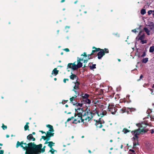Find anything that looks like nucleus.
<instances>
[{"instance_id":"obj_1","label":"nucleus","mask_w":154,"mask_h":154,"mask_svg":"<svg viewBox=\"0 0 154 154\" xmlns=\"http://www.w3.org/2000/svg\"><path fill=\"white\" fill-rule=\"evenodd\" d=\"M20 146L23 149L26 150L25 154H38V153L35 149V147L34 142H30L26 143H24L23 141L20 142L17 141L16 147L17 148Z\"/></svg>"},{"instance_id":"obj_2","label":"nucleus","mask_w":154,"mask_h":154,"mask_svg":"<svg viewBox=\"0 0 154 154\" xmlns=\"http://www.w3.org/2000/svg\"><path fill=\"white\" fill-rule=\"evenodd\" d=\"M147 125L145 124H140L139 125V128L135 130L134 131H132L131 133L135 136V138H137L138 135H139L140 134H143L146 133L149 131V129L146 128Z\"/></svg>"},{"instance_id":"obj_3","label":"nucleus","mask_w":154,"mask_h":154,"mask_svg":"<svg viewBox=\"0 0 154 154\" xmlns=\"http://www.w3.org/2000/svg\"><path fill=\"white\" fill-rule=\"evenodd\" d=\"M35 150L37 151V152H38V154H39L41 153H43L45 151V149L44 148H42V144H40L38 145H37L35 143Z\"/></svg>"},{"instance_id":"obj_4","label":"nucleus","mask_w":154,"mask_h":154,"mask_svg":"<svg viewBox=\"0 0 154 154\" xmlns=\"http://www.w3.org/2000/svg\"><path fill=\"white\" fill-rule=\"evenodd\" d=\"M108 111L113 115L115 114L117 110V109L115 108L113 105H109L108 107Z\"/></svg>"},{"instance_id":"obj_5","label":"nucleus","mask_w":154,"mask_h":154,"mask_svg":"<svg viewBox=\"0 0 154 154\" xmlns=\"http://www.w3.org/2000/svg\"><path fill=\"white\" fill-rule=\"evenodd\" d=\"M92 49H94L92 50V52L90 54H89L88 55V60H90L91 59H92V58L89 57V56L93 55L94 54V53L99 51L100 50V48H96L94 46H93L92 47Z\"/></svg>"},{"instance_id":"obj_6","label":"nucleus","mask_w":154,"mask_h":154,"mask_svg":"<svg viewBox=\"0 0 154 154\" xmlns=\"http://www.w3.org/2000/svg\"><path fill=\"white\" fill-rule=\"evenodd\" d=\"M76 62H75L73 63H69L67 65V69L69 68L72 69L73 70H75L78 69V68L76 66L75 63Z\"/></svg>"},{"instance_id":"obj_7","label":"nucleus","mask_w":154,"mask_h":154,"mask_svg":"<svg viewBox=\"0 0 154 154\" xmlns=\"http://www.w3.org/2000/svg\"><path fill=\"white\" fill-rule=\"evenodd\" d=\"M83 108H77V109H75V111H76L77 110H81V111H82V116H88L89 115V111H88V108H87L86 110L84 111L83 110Z\"/></svg>"},{"instance_id":"obj_8","label":"nucleus","mask_w":154,"mask_h":154,"mask_svg":"<svg viewBox=\"0 0 154 154\" xmlns=\"http://www.w3.org/2000/svg\"><path fill=\"white\" fill-rule=\"evenodd\" d=\"M82 113L81 112L78 113L77 114L75 113L74 115V117H75V119H77V120H79L80 122H83V120L82 119Z\"/></svg>"},{"instance_id":"obj_9","label":"nucleus","mask_w":154,"mask_h":154,"mask_svg":"<svg viewBox=\"0 0 154 154\" xmlns=\"http://www.w3.org/2000/svg\"><path fill=\"white\" fill-rule=\"evenodd\" d=\"M83 60V58H80L79 57H77V64L76 65V66L78 68H80L82 66V63L81 62V61Z\"/></svg>"},{"instance_id":"obj_10","label":"nucleus","mask_w":154,"mask_h":154,"mask_svg":"<svg viewBox=\"0 0 154 154\" xmlns=\"http://www.w3.org/2000/svg\"><path fill=\"white\" fill-rule=\"evenodd\" d=\"M98 51L97 54V57L99 59H100L105 55L104 52V50L100 48V50Z\"/></svg>"},{"instance_id":"obj_11","label":"nucleus","mask_w":154,"mask_h":154,"mask_svg":"<svg viewBox=\"0 0 154 154\" xmlns=\"http://www.w3.org/2000/svg\"><path fill=\"white\" fill-rule=\"evenodd\" d=\"M26 138L27 140L26 141V143L31 140L34 141L35 140V138L33 137V135H32V134H29L27 136Z\"/></svg>"},{"instance_id":"obj_12","label":"nucleus","mask_w":154,"mask_h":154,"mask_svg":"<svg viewBox=\"0 0 154 154\" xmlns=\"http://www.w3.org/2000/svg\"><path fill=\"white\" fill-rule=\"evenodd\" d=\"M95 125L97 128H101L102 127L103 125L101 122H100V119L98 121H96Z\"/></svg>"},{"instance_id":"obj_13","label":"nucleus","mask_w":154,"mask_h":154,"mask_svg":"<svg viewBox=\"0 0 154 154\" xmlns=\"http://www.w3.org/2000/svg\"><path fill=\"white\" fill-rule=\"evenodd\" d=\"M81 101L84 104L88 103L90 104L91 103V100L88 98H87L85 99H83L82 100H81Z\"/></svg>"},{"instance_id":"obj_14","label":"nucleus","mask_w":154,"mask_h":154,"mask_svg":"<svg viewBox=\"0 0 154 154\" xmlns=\"http://www.w3.org/2000/svg\"><path fill=\"white\" fill-rule=\"evenodd\" d=\"M80 96L82 97V99L81 100H82L83 99H85L87 98H88L89 97V95L88 94H83L82 93L81 95Z\"/></svg>"},{"instance_id":"obj_15","label":"nucleus","mask_w":154,"mask_h":154,"mask_svg":"<svg viewBox=\"0 0 154 154\" xmlns=\"http://www.w3.org/2000/svg\"><path fill=\"white\" fill-rule=\"evenodd\" d=\"M79 89V86L75 85L73 89V91L75 93V94H77V95H79V92L78 91H77L76 90Z\"/></svg>"},{"instance_id":"obj_16","label":"nucleus","mask_w":154,"mask_h":154,"mask_svg":"<svg viewBox=\"0 0 154 154\" xmlns=\"http://www.w3.org/2000/svg\"><path fill=\"white\" fill-rule=\"evenodd\" d=\"M71 75L69 76L70 79L72 80H74L75 79H78V77L75 74H73L72 72L71 73Z\"/></svg>"},{"instance_id":"obj_17","label":"nucleus","mask_w":154,"mask_h":154,"mask_svg":"<svg viewBox=\"0 0 154 154\" xmlns=\"http://www.w3.org/2000/svg\"><path fill=\"white\" fill-rule=\"evenodd\" d=\"M107 113V112L106 110H104L102 112H99L97 113L98 115L99 116L101 115V117L103 116H104L106 115Z\"/></svg>"},{"instance_id":"obj_18","label":"nucleus","mask_w":154,"mask_h":154,"mask_svg":"<svg viewBox=\"0 0 154 154\" xmlns=\"http://www.w3.org/2000/svg\"><path fill=\"white\" fill-rule=\"evenodd\" d=\"M89 112V115L88 116H87V117H89V120L90 119L91 120L93 117V116L94 115V113H93L92 112H91L89 109H88Z\"/></svg>"},{"instance_id":"obj_19","label":"nucleus","mask_w":154,"mask_h":154,"mask_svg":"<svg viewBox=\"0 0 154 154\" xmlns=\"http://www.w3.org/2000/svg\"><path fill=\"white\" fill-rule=\"evenodd\" d=\"M46 127L49 128V131L51 132H54V131L53 128L52 126L50 125H46Z\"/></svg>"},{"instance_id":"obj_20","label":"nucleus","mask_w":154,"mask_h":154,"mask_svg":"<svg viewBox=\"0 0 154 154\" xmlns=\"http://www.w3.org/2000/svg\"><path fill=\"white\" fill-rule=\"evenodd\" d=\"M73 103H74L73 105H75V106H79L80 107H82V105L83 104L82 102V103H78L77 102H77L75 101Z\"/></svg>"},{"instance_id":"obj_21","label":"nucleus","mask_w":154,"mask_h":154,"mask_svg":"<svg viewBox=\"0 0 154 154\" xmlns=\"http://www.w3.org/2000/svg\"><path fill=\"white\" fill-rule=\"evenodd\" d=\"M59 70H57L56 68H54L52 71L51 74H54L55 75H57L58 73Z\"/></svg>"},{"instance_id":"obj_22","label":"nucleus","mask_w":154,"mask_h":154,"mask_svg":"<svg viewBox=\"0 0 154 154\" xmlns=\"http://www.w3.org/2000/svg\"><path fill=\"white\" fill-rule=\"evenodd\" d=\"M89 117L86 116H82V119L84 120H86L87 122H89Z\"/></svg>"},{"instance_id":"obj_23","label":"nucleus","mask_w":154,"mask_h":154,"mask_svg":"<svg viewBox=\"0 0 154 154\" xmlns=\"http://www.w3.org/2000/svg\"><path fill=\"white\" fill-rule=\"evenodd\" d=\"M149 29L153 33L154 32V23H152V24L149 25Z\"/></svg>"},{"instance_id":"obj_24","label":"nucleus","mask_w":154,"mask_h":154,"mask_svg":"<svg viewBox=\"0 0 154 154\" xmlns=\"http://www.w3.org/2000/svg\"><path fill=\"white\" fill-rule=\"evenodd\" d=\"M55 143L52 141H50L49 143L48 144V146L51 148H53L52 146H54Z\"/></svg>"},{"instance_id":"obj_25","label":"nucleus","mask_w":154,"mask_h":154,"mask_svg":"<svg viewBox=\"0 0 154 154\" xmlns=\"http://www.w3.org/2000/svg\"><path fill=\"white\" fill-rule=\"evenodd\" d=\"M145 35L144 34H143L141 35L138 38V41L139 40H143L144 38Z\"/></svg>"},{"instance_id":"obj_26","label":"nucleus","mask_w":154,"mask_h":154,"mask_svg":"<svg viewBox=\"0 0 154 154\" xmlns=\"http://www.w3.org/2000/svg\"><path fill=\"white\" fill-rule=\"evenodd\" d=\"M143 29L148 35H150L149 33V29H147V28L146 27H144Z\"/></svg>"},{"instance_id":"obj_27","label":"nucleus","mask_w":154,"mask_h":154,"mask_svg":"<svg viewBox=\"0 0 154 154\" xmlns=\"http://www.w3.org/2000/svg\"><path fill=\"white\" fill-rule=\"evenodd\" d=\"M148 61V58L147 57H146L143 59V60H142V62L143 63H146Z\"/></svg>"},{"instance_id":"obj_28","label":"nucleus","mask_w":154,"mask_h":154,"mask_svg":"<svg viewBox=\"0 0 154 154\" xmlns=\"http://www.w3.org/2000/svg\"><path fill=\"white\" fill-rule=\"evenodd\" d=\"M77 120V119H75H75H74V121L72 122V123L76 124L80 122V121H79V120Z\"/></svg>"},{"instance_id":"obj_29","label":"nucleus","mask_w":154,"mask_h":154,"mask_svg":"<svg viewBox=\"0 0 154 154\" xmlns=\"http://www.w3.org/2000/svg\"><path fill=\"white\" fill-rule=\"evenodd\" d=\"M79 95H77V94H76L74 96H73L72 97H71L69 99V100L70 101H72V100L74 99H77V97L78 96H79Z\"/></svg>"},{"instance_id":"obj_30","label":"nucleus","mask_w":154,"mask_h":154,"mask_svg":"<svg viewBox=\"0 0 154 154\" xmlns=\"http://www.w3.org/2000/svg\"><path fill=\"white\" fill-rule=\"evenodd\" d=\"M122 131L125 134H127L128 132H130V131L128 130L126 128H124L123 129Z\"/></svg>"},{"instance_id":"obj_31","label":"nucleus","mask_w":154,"mask_h":154,"mask_svg":"<svg viewBox=\"0 0 154 154\" xmlns=\"http://www.w3.org/2000/svg\"><path fill=\"white\" fill-rule=\"evenodd\" d=\"M154 51V46H151L150 47L149 51L150 53H153Z\"/></svg>"},{"instance_id":"obj_32","label":"nucleus","mask_w":154,"mask_h":154,"mask_svg":"<svg viewBox=\"0 0 154 154\" xmlns=\"http://www.w3.org/2000/svg\"><path fill=\"white\" fill-rule=\"evenodd\" d=\"M138 145V140H134L133 142V147H134Z\"/></svg>"},{"instance_id":"obj_33","label":"nucleus","mask_w":154,"mask_h":154,"mask_svg":"<svg viewBox=\"0 0 154 154\" xmlns=\"http://www.w3.org/2000/svg\"><path fill=\"white\" fill-rule=\"evenodd\" d=\"M96 65L95 64H93L92 66H89L90 68L92 70L96 68Z\"/></svg>"},{"instance_id":"obj_34","label":"nucleus","mask_w":154,"mask_h":154,"mask_svg":"<svg viewBox=\"0 0 154 154\" xmlns=\"http://www.w3.org/2000/svg\"><path fill=\"white\" fill-rule=\"evenodd\" d=\"M141 14L142 15H144L146 13V10L144 9H142L140 11Z\"/></svg>"},{"instance_id":"obj_35","label":"nucleus","mask_w":154,"mask_h":154,"mask_svg":"<svg viewBox=\"0 0 154 154\" xmlns=\"http://www.w3.org/2000/svg\"><path fill=\"white\" fill-rule=\"evenodd\" d=\"M53 132L49 131H47L46 132V136L49 137H51V132Z\"/></svg>"},{"instance_id":"obj_36","label":"nucleus","mask_w":154,"mask_h":154,"mask_svg":"<svg viewBox=\"0 0 154 154\" xmlns=\"http://www.w3.org/2000/svg\"><path fill=\"white\" fill-rule=\"evenodd\" d=\"M51 149L49 151V152H50L51 154H54V152L55 150L53 148H51Z\"/></svg>"},{"instance_id":"obj_37","label":"nucleus","mask_w":154,"mask_h":154,"mask_svg":"<svg viewBox=\"0 0 154 154\" xmlns=\"http://www.w3.org/2000/svg\"><path fill=\"white\" fill-rule=\"evenodd\" d=\"M29 126L28 125H25L24 127V130L25 131L26 130H29Z\"/></svg>"},{"instance_id":"obj_38","label":"nucleus","mask_w":154,"mask_h":154,"mask_svg":"<svg viewBox=\"0 0 154 154\" xmlns=\"http://www.w3.org/2000/svg\"><path fill=\"white\" fill-rule=\"evenodd\" d=\"M103 50H104V54H105V53H109V51L108 49L105 48Z\"/></svg>"},{"instance_id":"obj_39","label":"nucleus","mask_w":154,"mask_h":154,"mask_svg":"<svg viewBox=\"0 0 154 154\" xmlns=\"http://www.w3.org/2000/svg\"><path fill=\"white\" fill-rule=\"evenodd\" d=\"M146 51L145 50L143 51V54L141 56V57H143L145 56L146 55Z\"/></svg>"},{"instance_id":"obj_40","label":"nucleus","mask_w":154,"mask_h":154,"mask_svg":"<svg viewBox=\"0 0 154 154\" xmlns=\"http://www.w3.org/2000/svg\"><path fill=\"white\" fill-rule=\"evenodd\" d=\"M2 127L4 130L6 129L7 128V126L4 125L3 124H2Z\"/></svg>"},{"instance_id":"obj_41","label":"nucleus","mask_w":154,"mask_h":154,"mask_svg":"<svg viewBox=\"0 0 154 154\" xmlns=\"http://www.w3.org/2000/svg\"><path fill=\"white\" fill-rule=\"evenodd\" d=\"M147 41L146 40H141L140 43H141L142 44H144L145 43H147Z\"/></svg>"},{"instance_id":"obj_42","label":"nucleus","mask_w":154,"mask_h":154,"mask_svg":"<svg viewBox=\"0 0 154 154\" xmlns=\"http://www.w3.org/2000/svg\"><path fill=\"white\" fill-rule=\"evenodd\" d=\"M75 85H77L78 86H79V85H80V82H78L77 81V79L76 80V82L75 83Z\"/></svg>"},{"instance_id":"obj_43","label":"nucleus","mask_w":154,"mask_h":154,"mask_svg":"<svg viewBox=\"0 0 154 154\" xmlns=\"http://www.w3.org/2000/svg\"><path fill=\"white\" fill-rule=\"evenodd\" d=\"M81 56H83L84 57H87V56H88V55H87V54H86V53L84 52L83 53V54H81Z\"/></svg>"},{"instance_id":"obj_44","label":"nucleus","mask_w":154,"mask_h":154,"mask_svg":"<svg viewBox=\"0 0 154 154\" xmlns=\"http://www.w3.org/2000/svg\"><path fill=\"white\" fill-rule=\"evenodd\" d=\"M74 118V116H72L70 118H69L67 119V120L66 121V122H68L71 120L72 119H73Z\"/></svg>"},{"instance_id":"obj_45","label":"nucleus","mask_w":154,"mask_h":154,"mask_svg":"<svg viewBox=\"0 0 154 154\" xmlns=\"http://www.w3.org/2000/svg\"><path fill=\"white\" fill-rule=\"evenodd\" d=\"M70 102L72 103L73 105V104H74V102L75 101H76V102H77V99H73L72 101H70Z\"/></svg>"},{"instance_id":"obj_46","label":"nucleus","mask_w":154,"mask_h":154,"mask_svg":"<svg viewBox=\"0 0 154 154\" xmlns=\"http://www.w3.org/2000/svg\"><path fill=\"white\" fill-rule=\"evenodd\" d=\"M143 77V76L142 75H141L140 77V79H138L137 80V81L138 82L141 79H142Z\"/></svg>"},{"instance_id":"obj_47","label":"nucleus","mask_w":154,"mask_h":154,"mask_svg":"<svg viewBox=\"0 0 154 154\" xmlns=\"http://www.w3.org/2000/svg\"><path fill=\"white\" fill-rule=\"evenodd\" d=\"M152 13V10H150L148 11V14L149 15H150Z\"/></svg>"},{"instance_id":"obj_48","label":"nucleus","mask_w":154,"mask_h":154,"mask_svg":"<svg viewBox=\"0 0 154 154\" xmlns=\"http://www.w3.org/2000/svg\"><path fill=\"white\" fill-rule=\"evenodd\" d=\"M46 136H42L41 139H43L44 140H46Z\"/></svg>"},{"instance_id":"obj_49","label":"nucleus","mask_w":154,"mask_h":154,"mask_svg":"<svg viewBox=\"0 0 154 154\" xmlns=\"http://www.w3.org/2000/svg\"><path fill=\"white\" fill-rule=\"evenodd\" d=\"M66 80L67 81H69V79H64L63 80V82L64 83H66Z\"/></svg>"},{"instance_id":"obj_50","label":"nucleus","mask_w":154,"mask_h":154,"mask_svg":"<svg viewBox=\"0 0 154 154\" xmlns=\"http://www.w3.org/2000/svg\"><path fill=\"white\" fill-rule=\"evenodd\" d=\"M51 137L46 136V140L47 141H48L50 140Z\"/></svg>"},{"instance_id":"obj_51","label":"nucleus","mask_w":154,"mask_h":154,"mask_svg":"<svg viewBox=\"0 0 154 154\" xmlns=\"http://www.w3.org/2000/svg\"><path fill=\"white\" fill-rule=\"evenodd\" d=\"M133 138L134 140H138V137H137V138H135V136H134L133 137Z\"/></svg>"},{"instance_id":"obj_52","label":"nucleus","mask_w":154,"mask_h":154,"mask_svg":"<svg viewBox=\"0 0 154 154\" xmlns=\"http://www.w3.org/2000/svg\"><path fill=\"white\" fill-rule=\"evenodd\" d=\"M129 151H131V152H132L133 153H136L135 152V151L133 150V149H129Z\"/></svg>"},{"instance_id":"obj_53","label":"nucleus","mask_w":154,"mask_h":154,"mask_svg":"<svg viewBox=\"0 0 154 154\" xmlns=\"http://www.w3.org/2000/svg\"><path fill=\"white\" fill-rule=\"evenodd\" d=\"M64 51H66V52H69V50L68 48H66L63 49Z\"/></svg>"},{"instance_id":"obj_54","label":"nucleus","mask_w":154,"mask_h":154,"mask_svg":"<svg viewBox=\"0 0 154 154\" xmlns=\"http://www.w3.org/2000/svg\"><path fill=\"white\" fill-rule=\"evenodd\" d=\"M131 31L132 32H134L135 33H136V32H137L136 29H134L132 30Z\"/></svg>"},{"instance_id":"obj_55","label":"nucleus","mask_w":154,"mask_h":154,"mask_svg":"<svg viewBox=\"0 0 154 154\" xmlns=\"http://www.w3.org/2000/svg\"><path fill=\"white\" fill-rule=\"evenodd\" d=\"M4 151L3 150H1L0 151V154H3Z\"/></svg>"},{"instance_id":"obj_56","label":"nucleus","mask_w":154,"mask_h":154,"mask_svg":"<svg viewBox=\"0 0 154 154\" xmlns=\"http://www.w3.org/2000/svg\"><path fill=\"white\" fill-rule=\"evenodd\" d=\"M150 133L152 134L154 133V131L153 129H152V130H150Z\"/></svg>"},{"instance_id":"obj_57","label":"nucleus","mask_w":154,"mask_h":154,"mask_svg":"<svg viewBox=\"0 0 154 154\" xmlns=\"http://www.w3.org/2000/svg\"><path fill=\"white\" fill-rule=\"evenodd\" d=\"M149 85V84H145L143 86L144 87H146V86H148Z\"/></svg>"},{"instance_id":"obj_58","label":"nucleus","mask_w":154,"mask_h":154,"mask_svg":"<svg viewBox=\"0 0 154 154\" xmlns=\"http://www.w3.org/2000/svg\"><path fill=\"white\" fill-rule=\"evenodd\" d=\"M88 60H84V63H86L88 61Z\"/></svg>"},{"instance_id":"obj_59","label":"nucleus","mask_w":154,"mask_h":154,"mask_svg":"<svg viewBox=\"0 0 154 154\" xmlns=\"http://www.w3.org/2000/svg\"><path fill=\"white\" fill-rule=\"evenodd\" d=\"M50 142V141L48 142V141H47V140H46V141H45V143H44V144H48V143L49 144Z\"/></svg>"},{"instance_id":"obj_60","label":"nucleus","mask_w":154,"mask_h":154,"mask_svg":"<svg viewBox=\"0 0 154 154\" xmlns=\"http://www.w3.org/2000/svg\"><path fill=\"white\" fill-rule=\"evenodd\" d=\"M39 131L41 132L42 134H44V133H45V134H46L45 132V131H43L40 130Z\"/></svg>"},{"instance_id":"obj_61","label":"nucleus","mask_w":154,"mask_h":154,"mask_svg":"<svg viewBox=\"0 0 154 154\" xmlns=\"http://www.w3.org/2000/svg\"><path fill=\"white\" fill-rule=\"evenodd\" d=\"M54 133L51 132V137H53L54 135Z\"/></svg>"},{"instance_id":"obj_62","label":"nucleus","mask_w":154,"mask_h":154,"mask_svg":"<svg viewBox=\"0 0 154 154\" xmlns=\"http://www.w3.org/2000/svg\"><path fill=\"white\" fill-rule=\"evenodd\" d=\"M100 122H101V123L102 124L103 123H104L105 122L103 120H100Z\"/></svg>"},{"instance_id":"obj_63","label":"nucleus","mask_w":154,"mask_h":154,"mask_svg":"<svg viewBox=\"0 0 154 154\" xmlns=\"http://www.w3.org/2000/svg\"><path fill=\"white\" fill-rule=\"evenodd\" d=\"M122 111L123 112H125V109H122Z\"/></svg>"},{"instance_id":"obj_64","label":"nucleus","mask_w":154,"mask_h":154,"mask_svg":"<svg viewBox=\"0 0 154 154\" xmlns=\"http://www.w3.org/2000/svg\"><path fill=\"white\" fill-rule=\"evenodd\" d=\"M152 14L153 16L154 17V10H152Z\"/></svg>"}]
</instances>
